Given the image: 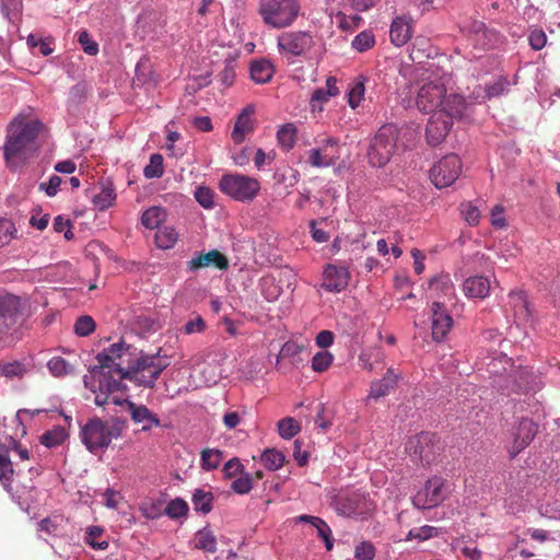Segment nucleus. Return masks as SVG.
I'll return each instance as SVG.
<instances>
[{
	"label": "nucleus",
	"mask_w": 560,
	"mask_h": 560,
	"mask_svg": "<svg viewBox=\"0 0 560 560\" xmlns=\"http://www.w3.org/2000/svg\"><path fill=\"white\" fill-rule=\"evenodd\" d=\"M125 341H119L97 353V364L89 369L83 376L84 386L95 392V376L104 373H116L120 380H128L138 386L153 388L161 373L167 368L166 362L156 355L145 354Z\"/></svg>",
	"instance_id": "f257e3e1"
},
{
	"label": "nucleus",
	"mask_w": 560,
	"mask_h": 560,
	"mask_svg": "<svg viewBox=\"0 0 560 560\" xmlns=\"http://www.w3.org/2000/svg\"><path fill=\"white\" fill-rule=\"evenodd\" d=\"M492 385L504 395L536 390L540 382L528 368H516L512 359L503 353H494L486 363Z\"/></svg>",
	"instance_id": "f03ea898"
},
{
	"label": "nucleus",
	"mask_w": 560,
	"mask_h": 560,
	"mask_svg": "<svg viewBox=\"0 0 560 560\" xmlns=\"http://www.w3.org/2000/svg\"><path fill=\"white\" fill-rule=\"evenodd\" d=\"M42 128L40 121L24 118H16L9 125L3 156L10 168L24 164L37 151L36 138Z\"/></svg>",
	"instance_id": "7ed1b4c3"
},
{
	"label": "nucleus",
	"mask_w": 560,
	"mask_h": 560,
	"mask_svg": "<svg viewBox=\"0 0 560 560\" xmlns=\"http://www.w3.org/2000/svg\"><path fill=\"white\" fill-rule=\"evenodd\" d=\"M416 139V131L408 126L383 125L370 140L366 158L373 167L385 166L399 149H407Z\"/></svg>",
	"instance_id": "20e7f679"
},
{
	"label": "nucleus",
	"mask_w": 560,
	"mask_h": 560,
	"mask_svg": "<svg viewBox=\"0 0 560 560\" xmlns=\"http://www.w3.org/2000/svg\"><path fill=\"white\" fill-rule=\"evenodd\" d=\"M300 11V0H259L258 13L262 22L271 28L291 26Z\"/></svg>",
	"instance_id": "39448f33"
},
{
	"label": "nucleus",
	"mask_w": 560,
	"mask_h": 560,
	"mask_svg": "<svg viewBox=\"0 0 560 560\" xmlns=\"http://www.w3.org/2000/svg\"><path fill=\"white\" fill-rule=\"evenodd\" d=\"M80 434L86 448L95 453L107 448L114 439L119 438L121 427L119 423L109 424L100 418H94L82 427Z\"/></svg>",
	"instance_id": "423d86ee"
},
{
	"label": "nucleus",
	"mask_w": 560,
	"mask_h": 560,
	"mask_svg": "<svg viewBox=\"0 0 560 560\" xmlns=\"http://www.w3.org/2000/svg\"><path fill=\"white\" fill-rule=\"evenodd\" d=\"M219 187L222 192L242 202L252 201L260 190V184L256 178L241 174L223 175Z\"/></svg>",
	"instance_id": "0eeeda50"
},
{
	"label": "nucleus",
	"mask_w": 560,
	"mask_h": 560,
	"mask_svg": "<svg viewBox=\"0 0 560 560\" xmlns=\"http://www.w3.org/2000/svg\"><path fill=\"white\" fill-rule=\"evenodd\" d=\"M314 46V37L307 31L284 32L277 39L279 54L289 61L295 57H305Z\"/></svg>",
	"instance_id": "6e6552de"
},
{
	"label": "nucleus",
	"mask_w": 560,
	"mask_h": 560,
	"mask_svg": "<svg viewBox=\"0 0 560 560\" xmlns=\"http://www.w3.org/2000/svg\"><path fill=\"white\" fill-rule=\"evenodd\" d=\"M462 173V161L457 154H448L438 161L430 170V178L439 188H446L455 183Z\"/></svg>",
	"instance_id": "1a4fd4ad"
},
{
	"label": "nucleus",
	"mask_w": 560,
	"mask_h": 560,
	"mask_svg": "<svg viewBox=\"0 0 560 560\" xmlns=\"http://www.w3.org/2000/svg\"><path fill=\"white\" fill-rule=\"evenodd\" d=\"M447 493L445 480L435 476L417 491L412 498V503L417 509H432L440 505L446 499Z\"/></svg>",
	"instance_id": "9d476101"
},
{
	"label": "nucleus",
	"mask_w": 560,
	"mask_h": 560,
	"mask_svg": "<svg viewBox=\"0 0 560 560\" xmlns=\"http://www.w3.org/2000/svg\"><path fill=\"white\" fill-rule=\"evenodd\" d=\"M446 96V89L440 79L429 81L419 89L416 105L421 112L434 113L442 107L443 100Z\"/></svg>",
	"instance_id": "9b49d317"
},
{
	"label": "nucleus",
	"mask_w": 560,
	"mask_h": 560,
	"mask_svg": "<svg viewBox=\"0 0 560 560\" xmlns=\"http://www.w3.org/2000/svg\"><path fill=\"white\" fill-rule=\"evenodd\" d=\"M340 158V147L338 139L327 137L320 141L318 148L308 151V163L313 167H329Z\"/></svg>",
	"instance_id": "f8f14e48"
},
{
	"label": "nucleus",
	"mask_w": 560,
	"mask_h": 560,
	"mask_svg": "<svg viewBox=\"0 0 560 560\" xmlns=\"http://www.w3.org/2000/svg\"><path fill=\"white\" fill-rule=\"evenodd\" d=\"M408 448L428 465L436 460L442 450L440 441L434 433L421 432L410 440Z\"/></svg>",
	"instance_id": "ddd939ff"
},
{
	"label": "nucleus",
	"mask_w": 560,
	"mask_h": 560,
	"mask_svg": "<svg viewBox=\"0 0 560 560\" xmlns=\"http://www.w3.org/2000/svg\"><path fill=\"white\" fill-rule=\"evenodd\" d=\"M439 110L450 117L452 122L455 119L465 120L474 112V102L466 100L457 93H451L443 100L442 107Z\"/></svg>",
	"instance_id": "4468645a"
},
{
	"label": "nucleus",
	"mask_w": 560,
	"mask_h": 560,
	"mask_svg": "<svg viewBox=\"0 0 560 560\" xmlns=\"http://www.w3.org/2000/svg\"><path fill=\"white\" fill-rule=\"evenodd\" d=\"M508 305L513 312L517 326L533 325L535 322L533 310L526 294L523 291H511L508 296Z\"/></svg>",
	"instance_id": "2eb2a0df"
},
{
	"label": "nucleus",
	"mask_w": 560,
	"mask_h": 560,
	"mask_svg": "<svg viewBox=\"0 0 560 560\" xmlns=\"http://www.w3.org/2000/svg\"><path fill=\"white\" fill-rule=\"evenodd\" d=\"M113 402L115 405H122L120 399L114 398ZM124 404L127 407V410L130 413L131 420L135 423L142 424L141 431L148 432L153 427H160L161 421L155 413H153L147 406L138 405L131 400H124Z\"/></svg>",
	"instance_id": "dca6fc26"
},
{
	"label": "nucleus",
	"mask_w": 560,
	"mask_h": 560,
	"mask_svg": "<svg viewBox=\"0 0 560 560\" xmlns=\"http://www.w3.org/2000/svg\"><path fill=\"white\" fill-rule=\"evenodd\" d=\"M536 433V423L528 418H521L512 431L513 443L510 450L511 456L515 457L520 452L528 446Z\"/></svg>",
	"instance_id": "f3484780"
},
{
	"label": "nucleus",
	"mask_w": 560,
	"mask_h": 560,
	"mask_svg": "<svg viewBox=\"0 0 560 560\" xmlns=\"http://www.w3.org/2000/svg\"><path fill=\"white\" fill-rule=\"evenodd\" d=\"M452 126V119L439 109L432 113L425 128L429 144L433 147L440 144L447 136Z\"/></svg>",
	"instance_id": "a211bd4d"
},
{
	"label": "nucleus",
	"mask_w": 560,
	"mask_h": 560,
	"mask_svg": "<svg viewBox=\"0 0 560 560\" xmlns=\"http://www.w3.org/2000/svg\"><path fill=\"white\" fill-rule=\"evenodd\" d=\"M431 320L432 338L438 342L442 341L453 326V318L446 312L443 302H433L431 307Z\"/></svg>",
	"instance_id": "6ab92c4d"
},
{
	"label": "nucleus",
	"mask_w": 560,
	"mask_h": 560,
	"mask_svg": "<svg viewBox=\"0 0 560 560\" xmlns=\"http://www.w3.org/2000/svg\"><path fill=\"white\" fill-rule=\"evenodd\" d=\"M350 273L346 267L328 265L323 273L322 288L328 292H340L349 282Z\"/></svg>",
	"instance_id": "aec40b11"
},
{
	"label": "nucleus",
	"mask_w": 560,
	"mask_h": 560,
	"mask_svg": "<svg viewBox=\"0 0 560 560\" xmlns=\"http://www.w3.org/2000/svg\"><path fill=\"white\" fill-rule=\"evenodd\" d=\"M400 377L401 375L397 373L394 369H387L383 378L373 381L371 383L366 400H378L380 398L389 395L393 390H395Z\"/></svg>",
	"instance_id": "412c9836"
},
{
	"label": "nucleus",
	"mask_w": 560,
	"mask_h": 560,
	"mask_svg": "<svg viewBox=\"0 0 560 560\" xmlns=\"http://www.w3.org/2000/svg\"><path fill=\"white\" fill-rule=\"evenodd\" d=\"M254 114L255 107L253 105H247L238 114L231 133V138L234 143L241 144L245 140V137L254 131Z\"/></svg>",
	"instance_id": "4be33fe9"
},
{
	"label": "nucleus",
	"mask_w": 560,
	"mask_h": 560,
	"mask_svg": "<svg viewBox=\"0 0 560 560\" xmlns=\"http://www.w3.org/2000/svg\"><path fill=\"white\" fill-rule=\"evenodd\" d=\"M189 271H197L201 268H206L209 266H215L221 270H226L229 268V261L226 257L217 249H212L206 254L197 253L188 262Z\"/></svg>",
	"instance_id": "5701e85b"
},
{
	"label": "nucleus",
	"mask_w": 560,
	"mask_h": 560,
	"mask_svg": "<svg viewBox=\"0 0 560 560\" xmlns=\"http://www.w3.org/2000/svg\"><path fill=\"white\" fill-rule=\"evenodd\" d=\"M363 498L357 492L343 493L337 495L332 505L340 515L352 516L362 513Z\"/></svg>",
	"instance_id": "b1692460"
},
{
	"label": "nucleus",
	"mask_w": 560,
	"mask_h": 560,
	"mask_svg": "<svg viewBox=\"0 0 560 560\" xmlns=\"http://www.w3.org/2000/svg\"><path fill=\"white\" fill-rule=\"evenodd\" d=\"M411 34V24L407 19L398 16L392 22L389 36L395 46L401 47L407 44Z\"/></svg>",
	"instance_id": "393cba45"
},
{
	"label": "nucleus",
	"mask_w": 560,
	"mask_h": 560,
	"mask_svg": "<svg viewBox=\"0 0 560 560\" xmlns=\"http://www.w3.org/2000/svg\"><path fill=\"white\" fill-rule=\"evenodd\" d=\"M463 289L468 298L485 299L490 292V281L481 276L470 277L465 280Z\"/></svg>",
	"instance_id": "a878e982"
},
{
	"label": "nucleus",
	"mask_w": 560,
	"mask_h": 560,
	"mask_svg": "<svg viewBox=\"0 0 560 560\" xmlns=\"http://www.w3.org/2000/svg\"><path fill=\"white\" fill-rule=\"evenodd\" d=\"M300 522H306L310 523L317 532V536L322 538L325 542V547L327 550H331L334 547V538L332 533L328 524L317 517L312 515H301L298 518Z\"/></svg>",
	"instance_id": "bb28decb"
},
{
	"label": "nucleus",
	"mask_w": 560,
	"mask_h": 560,
	"mask_svg": "<svg viewBox=\"0 0 560 560\" xmlns=\"http://www.w3.org/2000/svg\"><path fill=\"white\" fill-rule=\"evenodd\" d=\"M21 313V299L13 294L0 298V318L14 323Z\"/></svg>",
	"instance_id": "cd10ccee"
},
{
	"label": "nucleus",
	"mask_w": 560,
	"mask_h": 560,
	"mask_svg": "<svg viewBox=\"0 0 560 560\" xmlns=\"http://www.w3.org/2000/svg\"><path fill=\"white\" fill-rule=\"evenodd\" d=\"M192 545L195 549L214 553L217 551L215 535L209 527H203L195 534Z\"/></svg>",
	"instance_id": "c85d7f7f"
},
{
	"label": "nucleus",
	"mask_w": 560,
	"mask_h": 560,
	"mask_svg": "<svg viewBox=\"0 0 560 560\" xmlns=\"http://www.w3.org/2000/svg\"><path fill=\"white\" fill-rule=\"evenodd\" d=\"M429 288L435 293V298L452 299L455 295V288L448 275L434 277L430 281Z\"/></svg>",
	"instance_id": "c756f323"
},
{
	"label": "nucleus",
	"mask_w": 560,
	"mask_h": 560,
	"mask_svg": "<svg viewBox=\"0 0 560 560\" xmlns=\"http://www.w3.org/2000/svg\"><path fill=\"white\" fill-rule=\"evenodd\" d=\"M249 72L256 83L264 84L271 80L275 70L270 61L262 59L252 62Z\"/></svg>",
	"instance_id": "7c9ffc66"
},
{
	"label": "nucleus",
	"mask_w": 560,
	"mask_h": 560,
	"mask_svg": "<svg viewBox=\"0 0 560 560\" xmlns=\"http://www.w3.org/2000/svg\"><path fill=\"white\" fill-rule=\"evenodd\" d=\"M213 493L203 489H196L192 493V504L196 512L208 514L213 508Z\"/></svg>",
	"instance_id": "2f4dec72"
},
{
	"label": "nucleus",
	"mask_w": 560,
	"mask_h": 560,
	"mask_svg": "<svg viewBox=\"0 0 560 560\" xmlns=\"http://www.w3.org/2000/svg\"><path fill=\"white\" fill-rule=\"evenodd\" d=\"M116 199V192L110 182L102 183V188L98 194L93 197L94 205L104 210L110 207Z\"/></svg>",
	"instance_id": "473e14b6"
},
{
	"label": "nucleus",
	"mask_w": 560,
	"mask_h": 560,
	"mask_svg": "<svg viewBox=\"0 0 560 560\" xmlns=\"http://www.w3.org/2000/svg\"><path fill=\"white\" fill-rule=\"evenodd\" d=\"M165 218L166 213L163 208L151 207L142 213L141 222L147 229L154 230L160 228Z\"/></svg>",
	"instance_id": "72a5a7b5"
},
{
	"label": "nucleus",
	"mask_w": 560,
	"mask_h": 560,
	"mask_svg": "<svg viewBox=\"0 0 560 560\" xmlns=\"http://www.w3.org/2000/svg\"><path fill=\"white\" fill-rule=\"evenodd\" d=\"M112 374L113 373H104L103 375L95 376L96 387L94 393L97 390H105L107 394H113L125 388L121 380L114 378Z\"/></svg>",
	"instance_id": "f704fd0d"
},
{
	"label": "nucleus",
	"mask_w": 560,
	"mask_h": 560,
	"mask_svg": "<svg viewBox=\"0 0 560 560\" xmlns=\"http://www.w3.org/2000/svg\"><path fill=\"white\" fill-rule=\"evenodd\" d=\"M68 438V433L65 428L60 425L54 427L51 430L46 431L40 436V443L49 448L61 445L66 439Z\"/></svg>",
	"instance_id": "c9c22d12"
},
{
	"label": "nucleus",
	"mask_w": 560,
	"mask_h": 560,
	"mask_svg": "<svg viewBox=\"0 0 560 560\" xmlns=\"http://www.w3.org/2000/svg\"><path fill=\"white\" fill-rule=\"evenodd\" d=\"M296 127L293 124H285L277 132L279 145L284 150H290L296 142Z\"/></svg>",
	"instance_id": "e433bc0d"
},
{
	"label": "nucleus",
	"mask_w": 560,
	"mask_h": 560,
	"mask_svg": "<svg viewBox=\"0 0 560 560\" xmlns=\"http://www.w3.org/2000/svg\"><path fill=\"white\" fill-rule=\"evenodd\" d=\"M365 78L362 75H359L354 79V81L351 83L350 89L348 91V103L351 108H357L361 101L363 100L364 93H365Z\"/></svg>",
	"instance_id": "4c0bfd02"
},
{
	"label": "nucleus",
	"mask_w": 560,
	"mask_h": 560,
	"mask_svg": "<svg viewBox=\"0 0 560 560\" xmlns=\"http://www.w3.org/2000/svg\"><path fill=\"white\" fill-rule=\"evenodd\" d=\"M177 237L178 234L175 229L171 226L159 228L155 233V244L159 248L168 249L175 245Z\"/></svg>",
	"instance_id": "58836bf2"
},
{
	"label": "nucleus",
	"mask_w": 560,
	"mask_h": 560,
	"mask_svg": "<svg viewBox=\"0 0 560 560\" xmlns=\"http://www.w3.org/2000/svg\"><path fill=\"white\" fill-rule=\"evenodd\" d=\"M223 458V453L220 450L208 448L201 452V468L210 471L219 467Z\"/></svg>",
	"instance_id": "ea45409f"
},
{
	"label": "nucleus",
	"mask_w": 560,
	"mask_h": 560,
	"mask_svg": "<svg viewBox=\"0 0 560 560\" xmlns=\"http://www.w3.org/2000/svg\"><path fill=\"white\" fill-rule=\"evenodd\" d=\"M164 174L163 156L154 153L150 156L149 164L143 170V175L148 179L160 178Z\"/></svg>",
	"instance_id": "a19ab883"
},
{
	"label": "nucleus",
	"mask_w": 560,
	"mask_h": 560,
	"mask_svg": "<svg viewBox=\"0 0 560 560\" xmlns=\"http://www.w3.org/2000/svg\"><path fill=\"white\" fill-rule=\"evenodd\" d=\"M1 13L10 22L19 20L22 12L21 0H0Z\"/></svg>",
	"instance_id": "79ce46f5"
},
{
	"label": "nucleus",
	"mask_w": 560,
	"mask_h": 560,
	"mask_svg": "<svg viewBox=\"0 0 560 560\" xmlns=\"http://www.w3.org/2000/svg\"><path fill=\"white\" fill-rule=\"evenodd\" d=\"M103 534V529L100 526H90L86 528L85 542L96 550H106L108 548L107 540H98V537Z\"/></svg>",
	"instance_id": "37998d69"
},
{
	"label": "nucleus",
	"mask_w": 560,
	"mask_h": 560,
	"mask_svg": "<svg viewBox=\"0 0 560 560\" xmlns=\"http://www.w3.org/2000/svg\"><path fill=\"white\" fill-rule=\"evenodd\" d=\"M264 466L269 470H278L284 463V455L277 450H266L261 455Z\"/></svg>",
	"instance_id": "c03bdc74"
},
{
	"label": "nucleus",
	"mask_w": 560,
	"mask_h": 560,
	"mask_svg": "<svg viewBox=\"0 0 560 560\" xmlns=\"http://www.w3.org/2000/svg\"><path fill=\"white\" fill-rule=\"evenodd\" d=\"M375 44L374 34L371 31H362L352 40L351 46L359 52L366 51Z\"/></svg>",
	"instance_id": "a18cd8bd"
},
{
	"label": "nucleus",
	"mask_w": 560,
	"mask_h": 560,
	"mask_svg": "<svg viewBox=\"0 0 560 560\" xmlns=\"http://www.w3.org/2000/svg\"><path fill=\"white\" fill-rule=\"evenodd\" d=\"M278 432L281 438L289 440L300 432V425L293 418L287 417L278 422Z\"/></svg>",
	"instance_id": "49530a36"
},
{
	"label": "nucleus",
	"mask_w": 560,
	"mask_h": 560,
	"mask_svg": "<svg viewBox=\"0 0 560 560\" xmlns=\"http://www.w3.org/2000/svg\"><path fill=\"white\" fill-rule=\"evenodd\" d=\"M188 510L187 502L180 498H176L168 502L165 509V514L171 518H179L186 516Z\"/></svg>",
	"instance_id": "de8ad7c7"
},
{
	"label": "nucleus",
	"mask_w": 560,
	"mask_h": 560,
	"mask_svg": "<svg viewBox=\"0 0 560 560\" xmlns=\"http://www.w3.org/2000/svg\"><path fill=\"white\" fill-rule=\"evenodd\" d=\"M26 373V366L20 361H12L8 363H0V374L2 376L13 378L22 377Z\"/></svg>",
	"instance_id": "09e8293b"
},
{
	"label": "nucleus",
	"mask_w": 560,
	"mask_h": 560,
	"mask_svg": "<svg viewBox=\"0 0 560 560\" xmlns=\"http://www.w3.org/2000/svg\"><path fill=\"white\" fill-rule=\"evenodd\" d=\"M49 372L57 377L65 376L71 372V365L62 358L56 357L48 361Z\"/></svg>",
	"instance_id": "8fccbe9b"
},
{
	"label": "nucleus",
	"mask_w": 560,
	"mask_h": 560,
	"mask_svg": "<svg viewBox=\"0 0 560 560\" xmlns=\"http://www.w3.org/2000/svg\"><path fill=\"white\" fill-rule=\"evenodd\" d=\"M510 82L506 78L500 77L492 84L486 86V97L492 98L503 95L509 91Z\"/></svg>",
	"instance_id": "3c124183"
},
{
	"label": "nucleus",
	"mask_w": 560,
	"mask_h": 560,
	"mask_svg": "<svg viewBox=\"0 0 560 560\" xmlns=\"http://www.w3.org/2000/svg\"><path fill=\"white\" fill-rule=\"evenodd\" d=\"M95 329V322L91 316H80L74 324V332L78 336L85 337L92 334Z\"/></svg>",
	"instance_id": "603ef678"
},
{
	"label": "nucleus",
	"mask_w": 560,
	"mask_h": 560,
	"mask_svg": "<svg viewBox=\"0 0 560 560\" xmlns=\"http://www.w3.org/2000/svg\"><path fill=\"white\" fill-rule=\"evenodd\" d=\"M231 489L237 494H246L253 489V478L248 472L242 474L231 485Z\"/></svg>",
	"instance_id": "864d4df0"
},
{
	"label": "nucleus",
	"mask_w": 560,
	"mask_h": 560,
	"mask_svg": "<svg viewBox=\"0 0 560 560\" xmlns=\"http://www.w3.org/2000/svg\"><path fill=\"white\" fill-rule=\"evenodd\" d=\"M460 213L469 225L478 224L480 219V211L470 201L463 202L460 205Z\"/></svg>",
	"instance_id": "5fc2aeb1"
},
{
	"label": "nucleus",
	"mask_w": 560,
	"mask_h": 560,
	"mask_svg": "<svg viewBox=\"0 0 560 560\" xmlns=\"http://www.w3.org/2000/svg\"><path fill=\"white\" fill-rule=\"evenodd\" d=\"M214 194L213 191L205 186H199L196 188L195 198L198 203L205 209H211L214 205L213 201Z\"/></svg>",
	"instance_id": "6e6d98bb"
},
{
	"label": "nucleus",
	"mask_w": 560,
	"mask_h": 560,
	"mask_svg": "<svg viewBox=\"0 0 560 560\" xmlns=\"http://www.w3.org/2000/svg\"><path fill=\"white\" fill-rule=\"evenodd\" d=\"M78 42L85 54L95 56L98 52V44L91 38L88 31L79 32Z\"/></svg>",
	"instance_id": "4d7b16f0"
},
{
	"label": "nucleus",
	"mask_w": 560,
	"mask_h": 560,
	"mask_svg": "<svg viewBox=\"0 0 560 560\" xmlns=\"http://www.w3.org/2000/svg\"><path fill=\"white\" fill-rule=\"evenodd\" d=\"M332 363V355L328 351L316 353L312 359V369L315 372L326 371Z\"/></svg>",
	"instance_id": "13d9d810"
},
{
	"label": "nucleus",
	"mask_w": 560,
	"mask_h": 560,
	"mask_svg": "<svg viewBox=\"0 0 560 560\" xmlns=\"http://www.w3.org/2000/svg\"><path fill=\"white\" fill-rule=\"evenodd\" d=\"M222 474L226 479L235 478L236 476L244 474V466L238 458L234 457L224 464Z\"/></svg>",
	"instance_id": "bf43d9fd"
},
{
	"label": "nucleus",
	"mask_w": 560,
	"mask_h": 560,
	"mask_svg": "<svg viewBox=\"0 0 560 560\" xmlns=\"http://www.w3.org/2000/svg\"><path fill=\"white\" fill-rule=\"evenodd\" d=\"M334 415L330 410L326 409L324 405L318 406V411L315 418L317 428L326 431L332 425Z\"/></svg>",
	"instance_id": "052dcab7"
},
{
	"label": "nucleus",
	"mask_w": 560,
	"mask_h": 560,
	"mask_svg": "<svg viewBox=\"0 0 560 560\" xmlns=\"http://www.w3.org/2000/svg\"><path fill=\"white\" fill-rule=\"evenodd\" d=\"M16 232L14 224L8 219H0V246L8 244Z\"/></svg>",
	"instance_id": "680f3d73"
},
{
	"label": "nucleus",
	"mask_w": 560,
	"mask_h": 560,
	"mask_svg": "<svg viewBox=\"0 0 560 560\" xmlns=\"http://www.w3.org/2000/svg\"><path fill=\"white\" fill-rule=\"evenodd\" d=\"M13 472L11 460L2 458L0 462V482L5 489H9L11 485Z\"/></svg>",
	"instance_id": "e2e57ef3"
},
{
	"label": "nucleus",
	"mask_w": 560,
	"mask_h": 560,
	"mask_svg": "<svg viewBox=\"0 0 560 560\" xmlns=\"http://www.w3.org/2000/svg\"><path fill=\"white\" fill-rule=\"evenodd\" d=\"M375 557V548L369 541H363L355 547L354 558L357 560H372Z\"/></svg>",
	"instance_id": "0e129e2a"
},
{
	"label": "nucleus",
	"mask_w": 560,
	"mask_h": 560,
	"mask_svg": "<svg viewBox=\"0 0 560 560\" xmlns=\"http://www.w3.org/2000/svg\"><path fill=\"white\" fill-rule=\"evenodd\" d=\"M528 42L533 49L540 50L546 46L547 43L546 33L540 28H534L528 35Z\"/></svg>",
	"instance_id": "69168bd1"
},
{
	"label": "nucleus",
	"mask_w": 560,
	"mask_h": 560,
	"mask_svg": "<svg viewBox=\"0 0 560 560\" xmlns=\"http://www.w3.org/2000/svg\"><path fill=\"white\" fill-rule=\"evenodd\" d=\"M61 183V177H59L58 175H52L47 183L39 184V189L44 190L47 194V196L54 197L57 195Z\"/></svg>",
	"instance_id": "338daca9"
},
{
	"label": "nucleus",
	"mask_w": 560,
	"mask_h": 560,
	"mask_svg": "<svg viewBox=\"0 0 560 560\" xmlns=\"http://www.w3.org/2000/svg\"><path fill=\"white\" fill-rule=\"evenodd\" d=\"M220 81L224 86H231L235 79V66L233 61L225 62L224 68L219 74Z\"/></svg>",
	"instance_id": "774afa93"
}]
</instances>
